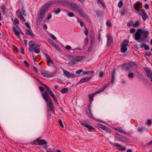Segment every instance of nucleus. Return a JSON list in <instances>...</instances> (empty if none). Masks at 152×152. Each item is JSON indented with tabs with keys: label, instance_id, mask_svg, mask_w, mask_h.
<instances>
[{
	"label": "nucleus",
	"instance_id": "1",
	"mask_svg": "<svg viewBox=\"0 0 152 152\" xmlns=\"http://www.w3.org/2000/svg\"><path fill=\"white\" fill-rule=\"evenodd\" d=\"M52 2H48L41 9L39 14L38 15V17L36 20L37 23H40L43 20L45 13L49 8L50 5L52 4Z\"/></svg>",
	"mask_w": 152,
	"mask_h": 152
},
{
	"label": "nucleus",
	"instance_id": "2",
	"mask_svg": "<svg viewBox=\"0 0 152 152\" xmlns=\"http://www.w3.org/2000/svg\"><path fill=\"white\" fill-rule=\"evenodd\" d=\"M29 50L30 52H31L34 50V51L37 54H38L40 53V50L38 48L40 47V45L36 44L32 41H31L29 43Z\"/></svg>",
	"mask_w": 152,
	"mask_h": 152
},
{
	"label": "nucleus",
	"instance_id": "3",
	"mask_svg": "<svg viewBox=\"0 0 152 152\" xmlns=\"http://www.w3.org/2000/svg\"><path fill=\"white\" fill-rule=\"evenodd\" d=\"M47 104V107L48 108V111L49 112L50 110L53 113H54L55 111L54 109V106L53 102L52 100L51 99H48L47 101H45Z\"/></svg>",
	"mask_w": 152,
	"mask_h": 152
},
{
	"label": "nucleus",
	"instance_id": "4",
	"mask_svg": "<svg viewBox=\"0 0 152 152\" xmlns=\"http://www.w3.org/2000/svg\"><path fill=\"white\" fill-rule=\"evenodd\" d=\"M136 66V65L135 62H130L129 63L128 65H127L126 64H124L122 66V68L125 70H130L132 67H134L135 66Z\"/></svg>",
	"mask_w": 152,
	"mask_h": 152
},
{
	"label": "nucleus",
	"instance_id": "5",
	"mask_svg": "<svg viewBox=\"0 0 152 152\" xmlns=\"http://www.w3.org/2000/svg\"><path fill=\"white\" fill-rule=\"evenodd\" d=\"M115 137L119 140L123 142H125L127 141V139L123 135L118 134H116Z\"/></svg>",
	"mask_w": 152,
	"mask_h": 152
},
{
	"label": "nucleus",
	"instance_id": "6",
	"mask_svg": "<svg viewBox=\"0 0 152 152\" xmlns=\"http://www.w3.org/2000/svg\"><path fill=\"white\" fill-rule=\"evenodd\" d=\"M68 58L70 61V62L68 63L69 65L71 66H74L76 62L75 57L71 55H69Z\"/></svg>",
	"mask_w": 152,
	"mask_h": 152
},
{
	"label": "nucleus",
	"instance_id": "7",
	"mask_svg": "<svg viewBox=\"0 0 152 152\" xmlns=\"http://www.w3.org/2000/svg\"><path fill=\"white\" fill-rule=\"evenodd\" d=\"M149 32L148 31L142 30L141 35L143 36L142 38H141V40H143L147 39L148 37V35Z\"/></svg>",
	"mask_w": 152,
	"mask_h": 152
},
{
	"label": "nucleus",
	"instance_id": "8",
	"mask_svg": "<svg viewBox=\"0 0 152 152\" xmlns=\"http://www.w3.org/2000/svg\"><path fill=\"white\" fill-rule=\"evenodd\" d=\"M63 71L64 75L68 78H73L75 77V75L74 74H71L70 72L66 70H64Z\"/></svg>",
	"mask_w": 152,
	"mask_h": 152
},
{
	"label": "nucleus",
	"instance_id": "9",
	"mask_svg": "<svg viewBox=\"0 0 152 152\" xmlns=\"http://www.w3.org/2000/svg\"><path fill=\"white\" fill-rule=\"evenodd\" d=\"M142 3H140L139 1H137V2L134 4V7L135 10L137 11V12H139L140 10L139 8H142Z\"/></svg>",
	"mask_w": 152,
	"mask_h": 152
},
{
	"label": "nucleus",
	"instance_id": "10",
	"mask_svg": "<svg viewBox=\"0 0 152 152\" xmlns=\"http://www.w3.org/2000/svg\"><path fill=\"white\" fill-rule=\"evenodd\" d=\"M69 6L72 10L74 11H76L79 8L78 6L76 4L73 2H70Z\"/></svg>",
	"mask_w": 152,
	"mask_h": 152
},
{
	"label": "nucleus",
	"instance_id": "11",
	"mask_svg": "<svg viewBox=\"0 0 152 152\" xmlns=\"http://www.w3.org/2000/svg\"><path fill=\"white\" fill-rule=\"evenodd\" d=\"M113 144L114 146L116 147L118 150L120 151H124L126 150V148L123 147L121 145L118 143H115Z\"/></svg>",
	"mask_w": 152,
	"mask_h": 152
},
{
	"label": "nucleus",
	"instance_id": "12",
	"mask_svg": "<svg viewBox=\"0 0 152 152\" xmlns=\"http://www.w3.org/2000/svg\"><path fill=\"white\" fill-rule=\"evenodd\" d=\"M48 91H45L44 93H42V96L44 99L45 101H47L48 99H51L48 94Z\"/></svg>",
	"mask_w": 152,
	"mask_h": 152
},
{
	"label": "nucleus",
	"instance_id": "13",
	"mask_svg": "<svg viewBox=\"0 0 152 152\" xmlns=\"http://www.w3.org/2000/svg\"><path fill=\"white\" fill-rule=\"evenodd\" d=\"M76 11H77L81 17L84 18H88V16L86 14L84 13L81 9L79 8Z\"/></svg>",
	"mask_w": 152,
	"mask_h": 152
},
{
	"label": "nucleus",
	"instance_id": "14",
	"mask_svg": "<svg viewBox=\"0 0 152 152\" xmlns=\"http://www.w3.org/2000/svg\"><path fill=\"white\" fill-rule=\"evenodd\" d=\"M18 17L23 22L25 21V19L22 15L23 14H21L20 13V10H18L16 12Z\"/></svg>",
	"mask_w": 152,
	"mask_h": 152
},
{
	"label": "nucleus",
	"instance_id": "15",
	"mask_svg": "<svg viewBox=\"0 0 152 152\" xmlns=\"http://www.w3.org/2000/svg\"><path fill=\"white\" fill-rule=\"evenodd\" d=\"M18 17L23 22L25 21V19L22 15L23 14H21L20 13V10H18L16 12Z\"/></svg>",
	"mask_w": 152,
	"mask_h": 152
},
{
	"label": "nucleus",
	"instance_id": "16",
	"mask_svg": "<svg viewBox=\"0 0 152 152\" xmlns=\"http://www.w3.org/2000/svg\"><path fill=\"white\" fill-rule=\"evenodd\" d=\"M18 17L23 22L25 21V19L22 15L23 14H21L20 13V10H18L16 12Z\"/></svg>",
	"mask_w": 152,
	"mask_h": 152
},
{
	"label": "nucleus",
	"instance_id": "17",
	"mask_svg": "<svg viewBox=\"0 0 152 152\" xmlns=\"http://www.w3.org/2000/svg\"><path fill=\"white\" fill-rule=\"evenodd\" d=\"M59 3L62 5L68 6H69L70 2L68 0H63L60 1Z\"/></svg>",
	"mask_w": 152,
	"mask_h": 152
},
{
	"label": "nucleus",
	"instance_id": "18",
	"mask_svg": "<svg viewBox=\"0 0 152 152\" xmlns=\"http://www.w3.org/2000/svg\"><path fill=\"white\" fill-rule=\"evenodd\" d=\"M86 113L88 115V117L89 118H94L93 114L91 113V108L89 106L88 108V110H86Z\"/></svg>",
	"mask_w": 152,
	"mask_h": 152
},
{
	"label": "nucleus",
	"instance_id": "19",
	"mask_svg": "<svg viewBox=\"0 0 152 152\" xmlns=\"http://www.w3.org/2000/svg\"><path fill=\"white\" fill-rule=\"evenodd\" d=\"M144 69L147 73L148 77L149 78L152 77V73L151 72L148 68L145 67L144 68Z\"/></svg>",
	"mask_w": 152,
	"mask_h": 152
},
{
	"label": "nucleus",
	"instance_id": "20",
	"mask_svg": "<svg viewBox=\"0 0 152 152\" xmlns=\"http://www.w3.org/2000/svg\"><path fill=\"white\" fill-rule=\"evenodd\" d=\"M92 78V77H85L81 79L78 82L79 83H83L86 82L90 80Z\"/></svg>",
	"mask_w": 152,
	"mask_h": 152
},
{
	"label": "nucleus",
	"instance_id": "21",
	"mask_svg": "<svg viewBox=\"0 0 152 152\" xmlns=\"http://www.w3.org/2000/svg\"><path fill=\"white\" fill-rule=\"evenodd\" d=\"M40 137L38 138V144L39 145H46L47 142L44 139L40 140Z\"/></svg>",
	"mask_w": 152,
	"mask_h": 152
},
{
	"label": "nucleus",
	"instance_id": "22",
	"mask_svg": "<svg viewBox=\"0 0 152 152\" xmlns=\"http://www.w3.org/2000/svg\"><path fill=\"white\" fill-rule=\"evenodd\" d=\"M107 45H110L113 41L112 37L110 34H107Z\"/></svg>",
	"mask_w": 152,
	"mask_h": 152
},
{
	"label": "nucleus",
	"instance_id": "23",
	"mask_svg": "<svg viewBox=\"0 0 152 152\" xmlns=\"http://www.w3.org/2000/svg\"><path fill=\"white\" fill-rule=\"evenodd\" d=\"M12 30L15 33V34L19 38L20 37V32L17 30L16 28L13 27L12 28Z\"/></svg>",
	"mask_w": 152,
	"mask_h": 152
},
{
	"label": "nucleus",
	"instance_id": "24",
	"mask_svg": "<svg viewBox=\"0 0 152 152\" xmlns=\"http://www.w3.org/2000/svg\"><path fill=\"white\" fill-rule=\"evenodd\" d=\"M45 56L47 60V62L51 63V64H53L54 63L53 60L51 59L49 56L46 53L45 54Z\"/></svg>",
	"mask_w": 152,
	"mask_h": 152
},
{
	"label": "nucleus",
	"instance_id": "25",
	"mask_svg": "<svg viewBox=\"0 0 152 152\" xmlns=\"http://www.w3.org/2000/svg\"><path fill=\"white\" fill-rule=\"evenodd\" d=\"M98 126L101 129L104 131L108 132L109 131V129L106 127L104 126L103 125L101 124H99L98 125Z\"/></svg>",
	"mask_w": 152,
	"mask_h": 152
},
{
	"label": "nucleus",
	"instance_id": "26",
	"mask_svg": "<svg viewBox=\"0 0 152 152\" xmlns=\"http://www.w3.org/2000/svg\"><path fill=\"white\" fill-rule=\"evenodd\" d=\"M26 34L27 35H30L31 37H34L35 36V35L32 32V31H31L29 30L26 29Z\"/></svg>",
	"mask_w": 152,
	"mask_h": 152
},
{
	"label": "nucleus",
	"instance_id": "27",
	"mask_svg": "<svg viewBox=\"0 0 152 152\" xmlns=\"http://www.w3.org/2000/svg\"><path fill=\"white\" fill-rule=\"evenodd\" d=\"M41 74L42 76L45 77H52L54 75L53 73H51L49 74H48L47 73H42Z\"/></svg>",
	"mask_w": 152,
	"mask_h": 152
},
{
	"label": "nucleus",
	"instance_id": "28",
	"mask_svg": "<svg viewBox=\"0 0 152 152\" xmlns=\"http://www.w3.org/2000/svg\"><path fill=\"white\" fill-rule=\"evenodd\" d=\"M85 57L83 56H78L75 57L76 62L79 61L84 58Z\"/></svg>",
	"mask_w": 152,
	"mask_h": 152
},
{
	"label": "nucleus",
	"instance_id": "29",
	"mask_svg": "<svg viewBox=\"0 0 152 152\" xmlns=\"http://www.w3.org/2000/svg\"><path fill=\"white\" fill-rule=\"evenodd\" d=\"M129 40H128L126 39H125L123 41L122 43V45L126 46L127 47L129 46Z\"/></svg>",
	"mask_w": 152,
	"mask_h": 152
},
{
	"label": "nucleus",
	"instance_id": "30",
	"mask_svg": "<svg viewBox=\"0 0 152 152\" xmlns=\"http://www.w3.org/2000/svg\"><path fill=\"white\" fill-rule=\"evenodd\" d=\"M109 84H105V85L103 86V88L101 90H99L98 91H97L96 93H95V94H97L98 93H100L101 92H102L106 88H107Z\"/></svg>",
	"mask_w": 152,
	"mask_h": 152
},
{
	"label": "nucleus",
	"instance_id": "31",
	"mask_svg": "<svg viewBox=\"0 0 152 152\" xmlns=\"http://www.w3.org/2000/svg\"><path fill=\"white\" fill-rule=\"evenodd\" d=\"M140 26V21L137 20L135 21V23L133 24V26L134 28H136Z\"/></svg>",
	"mask_w": 152,
	"mask_h": 152
},
{
	"label": "nucleus",
	"instance_id": "32",
	"mask_svg": "<svg viewBox=\"0 0 152 152\" xmlns=\"http://www.w3.org/2000/svg\"><path fill=\"white\" fill-rule=\"evenodd\" d=\"M115 129L118 132L124 134H127V133L123 130V129L119 128H115Z\"/></svg>",
	"mask_w": 152,
	"mask_h": 152
},
{
	"label": "nucleus",
	"instance_id": "33",
	"mask_svg": "<svg viewBox=\"0 0 152 152\" xmlns=\"http://www.w3.org/2000/svg\"><path fill=\"white\" fill-rule=\"evenodd\" d=\"M141 37L140 34H137L135 33L134 34V39L135 40L137 41L140 39Z\"/></svg>",
	"mask_w": 152,
	"mask_h": 152
},
{
	"label": "nucleus",
	"instance_id": "34",
	"mask_svg": "<svg viewBox=\"0 0 152 152\" xmlns=\"http://www.w3.org/2000/svg\"><path fill=\"white\" fill-rule=\"evenodd\" d=\"M127 48L126 46L121 45V52H125L126 51Z\"/></svg>",
	"mask_w": 152,
	"mask_h": 152
},
{
	"label": "nucleus",
	"instance_id": "35",
	"mask_svg": "<svg viewBox=\"0 0 152 152\" xmlns=\"http://www.w3.org/2000/svg\"><path fill=\"white\" fill-rule=\"evenodd\" d=\"M95 93L94 94H92L88 95V97L89 98V100L90 101H93L94 99L93 97L94 96V94H96Z\"/></svg>",
	"mask_w": 152,
	"mask_h": 152
},
{
	"label": "nucleus",
	"instance_id": "36",
	"mask_svg": "<svg viewBox=\"0 0 152 152\" xmlns=\"http://www.w3.org/2000/svg\"><path fill=\"white\" fill-rule=\"evenodd\" d=\"M142 16L144 21L145 20L148 18V16L146 13H144L143 15H142Z\"/></svg>",
	"mask_w": 152,
	"mask_h": 152
},
{
	"label": "nucleus",
	"instance_id": "37",
	"mask_svg": "<svg viewBox=\"0 0 152 152\" xmlns=\"http://www.w3.org/2000/svg\"><path fill=\"white\" fill-rule=\"evenodd\" d=\"M41 85L45 88L46 90V91H47L48 92L50 90L49 87L44 84L42 83Z\"/></svg>",
	"mask_w": 152,
	"mask_h": 152
},
{
	"label": "nucleus",
	"instance_id": "38",
	"mask_svg": "<svg viewBox=\"0 0 152 152\" xmlns=\"http://www.w3.org/2000/svg\"><path fill=\"white\" fill-rule=\"evenodd\" d=\"M68 89L67 88H63L61 91V92L62 94L66 93L68 92Z\"/></svg>",
	"mask_w": 152,
	"mask_h": 152
},
{
	"label": "nucleus",
	"instance_id": "39",
	"mask_svg": "<svg viewBox=\"0 0 152 152\" xmlns=\"http://www.w3.org/2000/svg\"><path fill=\"white\" fill-rule=\"evenodd\" d=\"M31 144L32 145H38V138L37 139L34 141L31 142Z\"/></svg>",
	"mask_w": 152,
	"mask_h": 152
},
{
	"label": "nucleus",
	"instance_id": "40",
	"mask_svg": "<svg viewBox=\"0 0 152 152\" xmlns=\"http://www.w3.org/2000/svg\"><path fill=\"white\" fill-rule=\"evenodd\" d=\"M86 128H87L88 129V130L90 131H91L95 129L94 128L92 127L91 126H89L88 124L87 125Z\"/></svg>",
	"mask_w": 152,
	"mask_h": 152
},
{
	"label": "nucleus",
	"instance_id": "41",
	"mask_svg": "<svg viewBox=\"0 0 152 152\" xmlns=\"http://www.w3.org/2000/svg\"><path fill=\"white\" fill-rule=\"evenodd\" d=\"M86 128H87L88 129V130L90 131H91L95 129L94 128L92 127L91 126H89L88 124L87 125Z\"/></svg>",
	"mask_w": 152,
	"mask_h": 152
},
{
	"label": "nucleus",
	"instance_id": "42",
	"mask_svg": "<svg viewBox=\"0 0 152 152\" xmlns=\"http://www.w3.org/2000/svg\"><path fill=\"white\" fill-rule=\"evenodd\" d=\"M126 11L125 9L122 10L120 11V13L121 15H125Z\"/></svg>",
	"mask_w": 152,
	"mask_h": 152
},
{
	"label": "nucleus",
	"instance_id": "43",
	"mask_svg": "<svg viewBox=\"0 0 152 152\" xmlns=\"http://www.w3.org/2000/svg\"><path fill=\"white\" fill-rule=\"evenodd\" d=\"M20 13L21 14H23V15H25V14L24 13L25 11L24 10V7L22 6L20 8Z\"/></svg>",
	"mask_w": 152,
	"mask_h": 152
},
{
	"label": "nucleus",
	"instance_id": "44",
	"mask_svg": "<svg viewBox=\"0 0 152 152\" xmlns=\"http://www.w3.org/2000/svg\"><path fill=\"white\" fill-rule=\"evenodd\" d=\"M139 12V14L141 16L143 15L145 13V11L143 9H142L140 10V11Z\"/></svg>",
	"mask_w": 152,
	"mask_h": 152
},
{
	"label": "nucleus",
	"instance_id": "45",
	"mask_svg": "<svg viewBox=\"0 0 152 152\" xmlns=\"http://www.w3.org/2000/svg\"><path fill=\"white\" fill-rule=\"evenodd\" d=\"M142 30H141L140 29L138 28V29H137V30L135 33H136L137 34H140V33H141V34Z\"/></svg>",
	"mask_w": 152,
	"mask_h": 152
},
{
	"label": "nucleus",
	"instance_id": "46",
	"mask_svg": "<svg viewBox=\"0 0 152 152\" xmlns=\"http://www.w3.org/2000/svg\"><path fill=\"white\" fill-rule=\"evenodd\" d=\"M123 5V3L122 1H119L118 3V6L119 8H121L122 7Z\"/></svg>",
	"mask_w": 152,
	"mask_h": 152
},
{
	"label": "nucleus",
	"instance_id": "47",
	"mask_svg": "<svg viewBox=\"0 0 152 152\" xmlns=\"http://www.w3.org/2000/svg\"><path fill=\"white\" fill-rule=\"evenodd\" d=\"M58 123L60 125V126L62 128L64 127V125L63 124L62 121L61 119H59L58 120Z\"/></svg>",
	"mask_w": 152,
	"mask_h": 152
},
{
	"label": "nucleus",
	"instance_id": "48",
	"mask_svg": "<svg viewBox=\"0 0 152 152\" xmlns=\"http://www.w3.org/2000/svg\"><path fill=\"white\" fill-rule=\"evenodd\" d=\"M83 74L84 75H86V74H89V73H94V72L93 71H86V72H84L83 71Z\"/></svg>",
	"mask_w": 152,
	"mask_h": 152
},
{
	"label": "nucleus",
	"instance_id": "49",
	"mask_svg": "<svg viewBox=\"0 0 152 152\" xmlns=\"http://www.w3.org/2000/svg\"><path fill=\"white\" fill-rule=\"evenodd\" d=\"M54 12L55 14H58L61 12V10L60 8H58Z\"/></svg>",
	"mask_w": 152,
	"mask_h": 152
},
{
	"label": "nucleus",
	"instance_id": "50",
	"mask_svg": "<svg viewBox=\"0 0 152 152\" xmlns=\"http://www.w3.org/2000/svg\"><path fill=\"white\" fill-rule=\"evenodd\" d=\"M83 72V70L82 69H80L76 71V73L77 74H80L81 72Z\"/></svg>",
	"mask_w": 152,
	"mask_h": 152
},
{
	"label": "nucleus",
	"instance_id": "51",
	"mask_svg": "<svg viewBox=\"0 0 152 152\" xmlns=\"http://www.w3.org/2000/svg\"><path fill=\"white\" fill-rule=\"evenodd\" d=\"M77 21L78 23H80V25L81 26L83 27L84 26V24L82 21H80L78 19H77Z\"/></svg>",
	"mask_w": 152,
	"mask_h": 152
},
{
	"label": "nucleus",
	"instance_id": "52",
	"mask_svg": "<svg viewBox=\"0 0 152 152\" xmlns=\"http://www.w3.org/2000/svg\"><path fill=\"white\" fill-rule=\"evenodd\" d=\"M68 15L70 17H72L74 16V15L73 12H69L68 14Z\"/></svg>",
	"mask_w": 152,
	"mask_h": 152
},
{
	"label": "nucleus",
	"instance_id": "53",
	"mask_svg": "<svg viewBox=\"0 0 152 152\" xmlns=\"http://www.w3.org/2000/svg\"><path fill=\"white\" fill-rule=\"evenodd\" d=\"M151 55V53L150 52H146L144 55L145 56H150Z\"/></svg>",
	"mask_w": 152,
	"mask_h": 152
},
{
	"label": "nucleus",
	"instance_id": "54",
	"mask_svg": "<svg viewBox=\"0 0 152 152\" xmlns=\"http://www.w3.org/2000/svg\"><path fill=\"white\" fill-rule=\"evenodd\" d=\"M98 1L101 4L102 6H104L105 5L104 3L103 2V1L102 0H98Z\"/></svg>",
	"mask_w": 152,
	"mask_h": 152
},
{
	"label": "nucleus",
	"instance_id": "55",
	"mask_svg": "<svg viewBox=\"0 0 152 152\" xmlns=\"http://www.w3.org/2000/svg\"><path fill=\"white\" fill-rule=\"evenodd\" d=\"M114 75H112V78L111 80V83L113 84L114 83Z\"/></svg>",
	"mask_w": 152,
	"mask_h": 152
},
{
	"label": "nucleus",
	"instance_id": "56",
	"mask_svg": "<svg viewBox=\"0 0 152 152\" xmlns=\"http://www.w3.org/2000/svg\"><path fill=\"white\" fill-rule=\"evenodd\" d=\"M93 34L92 35H90V38H91V39H95V37L94 35V33L93 32H92Z\"/></svg>",
	"mask_w": 152,
	"mask_h": 152
},
{
	"label": "nucleus",
	"instance_id": "57",
	"mask_svg": "<svg viewBox=\"0 0 152 152\" xmlns=\"http://www.w3.org/2000/svg\"><path fill=\"white\" fill-rule=\"evenodd\" d=\"M48 42L51 44L52 45H53V43H54V42L51 39H48Z\"/></svg>",
	"mask_w": 152,
	"mask_h": 152
},
{
	"label": "nucleus",
	"instance_id": "58",
	"mask_svg": "<svg viewBox=\"0 0 152 152\" xmlns=\"http://www.w3.org/2000/svg\"><path fill=\"white\" fill-rule=\"evenodd\" d=\"M23 63L25 65V66L26 67H28L29 66V64L26 61H24Z\"/></svg>",
	"mask_w": 152,
	"mask_h": 152
},
{
	"label": "nucleus",
	"instance_id": "59",
	"mask_svg": "<svg viewBox=\"0 0 152 152\" xmlns=\"http://www.w3.org/2000/svg\"><path fill=\"white\" fill-rule=\"evenodd\" d=\"M1 9L2 10H4L5 9H6V7L5 6L4 4H2L1 5L0 7Z\"/></svg>",
	"mask_w": 152,
	"mask_h": 152
},
{
	"label": "nucleus",
	"instance_id": "60",
	"mask_svg": "<svg viewBox=\"0 0 152 152\" xmlns=\"http://www.w3.org/2000/svg\"><path fill=\"white\" fill-rule=\"evenodd\" d=\"M65 48L66 49L68 50H71V49H72L71 47V46L70 45H67L65 47Z\"/></svg>",
	"mask_w": 152,
	"mask_h": 152
},
{
	"label": "nucleus",
	"instance_id": "61",
	"mask_svg": "<svg viewBox=\"0 0 152 152\" xmlns=\"http://www.w3.org/2000/svg\"><path fill=\"white\" fill-rule=\"evenodd\" d=\"M85 28H86L85 30L84 31V33L86 35H87L88 34V30L86 29V27H85Z\"/></svg>",
	"mask_w": 152,
	"mask_h": 152
},
{
	"label": "nucleus",
	"instance_id": "62",
	"mask_svg": "<svg viewBox=\"0 0 152 152\" xmlns=\"http://www.w3.org/2000/svg\"><path fill=\"white\" fill-rule=\"evenodd\" d=\"M133 73L132 72H131V73L129 74L128 75V77H133Z\"/></svg>",
	"mask_w": 152,
	"mask_h": 152
},
{
	"label": "nucleus",
	"instance_id": "63",
	"mask_svg": "<svg viewBox=\"0 0 152 152\" xmlns=\"http://www.w3.org/2000/svg\"><path fill=\"white\" fill-rule=\"evenodd\" d=\"M144 49L145 50H148L150 49L149 47L145 44V45L144 47Z\"/></svg>",
	"mask_w": 152,
	"mask_h": 152
},
{
	"label": "nucleus",
	"instance_id": "64",
	"mask_svg": "<svg viewBox=\"0 0 152 152\" xmlns=\"http://www.w3.org/2000/svg\"><path fill=\"white\" fill-rule=\"evenodd\" d=\"M25 24L26 26V27L28 29H31V27H30V26L29 25V24H28V23H25Z\"/></svg>",
	"mask_w": 152,
	"mask_h": 152
}]
</instances>
